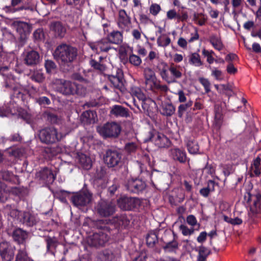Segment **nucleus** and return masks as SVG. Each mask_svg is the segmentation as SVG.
<instances>
[{
	"label": "nucleus",
	"instance_id": "3",
	"mask_svg": "<svg viewBox=\"0 0 261 261\" xmlns=\"http://www.w3.org/2000/svg\"><path fill=\"white\" fill-rule=\"evenodd\" d=\"M160 74L162 79L168 83H173L176 82L177 79L181 77L182 69L178 65L172 64L168 67L166 64H164L163 68L160 69Z\"/></svg>",
	"mask_w": 261,
	"mask_h": 261
},
{
	"label": "nucleus",
	"instance_id": "12",
	"mask_svg": "<svg viewBox=\"0 0 261 261\" xmlns=\"http://www.w3.org/2000/svg\"><path fill=\"white\" fill-rule=\"evenodd\" d=\"M124 186L129 192L137 194L142 193L146 188V182L139 178L128 179Z\"/></svg>",
	"mask_w": 261,
	"mask_h": 261
},
{
	"label": "nucleus",
	"instance_id": "13",
	"mask_svg": "<svg viewBox=\"0 0 261 261\" xmlns=\"http://www.w3.org/2000/svg\"><path fill=\"white\" fill-rule=\"evenodd\" d=\"M15 248L6 241L0 242V255L2 261H12Z\"/></svg>",
	"mask_w": 261,
	"mask_h": 261
},
{
	"label": "nucleus",
	"instance_id": "6",
	"mask_svg": "<svg viewBox=\"0 0 261 261\" xmlns=\"http://www.w3.org/2000/svg\"><path fill=\"white\" fill-rule=\"evenodd\" d=\"M98 133L102 137H116L121 132L120 126L116 122H108L103 126L97 128Z\"/></svg>",
	"mask_w": 261,
	"mask_h": 261
},
{
	"label": "nucleus",
	"instance_id": "53",
	"mask_svg": "<svg viewBox=\"0 0 261 261\" xmlns=\"http://www.w3.org/2000/svg\"><path fill=\"white\" fill-rule=\"evenodd\" d=\"M149 11L150 14L156 16L161 11V7L159 4L153 3L149 6Z\"/></svg>",
	"mask_w": 261,
	"mask_h": 261
},
{
	"label": "nucleus",
	"instance_id": "32",
	"mask_svg": "<svg viewBox=\"0 0 261 261\" xmlns=\"http://www.w3.org/2000/svg\"><path fill=\"white\" fill-rule=\"evenodd\" d=\"M96 114L93 111H86L83 113L81 119L85 123H94L96 121Z\"/></svg>",
	"mask_w": 261,
	"mask_h": 261
},
{
	"label": "nucleus",
	"instance_id": "7",
	"mask_svg": "<svg viewBox=\"0 0 261 261\" xmlns=\"http://www.w3.org/2000/svg\"><path fill=\"white\" fill-rule=\"evenodd\" d=\"M138 198L123 196L117 200L118 207L123 211H132L137 209L141 205Z\"/></svg>",
	"mask_w": 261,
	"mask_h": 261
},
{
	"label": "nucleus",
	"instance_id": "33",
	"mask_svg": "<svg viewBox=\"0 0 261 261\" xmlns=\"http://www.w3.org/2000/svg\"><path fill=\"white\" fill-rule=\"evenodd\" d=\"M98 258L101 261H113L115 258V254L113 250L106 249L99 253Z\"/></svg>",
	"mask_w": 261,
	"mask_h": 261
},
{
	"label": "nucleus",
	"instance_id": "30",
	"mask_svg": "<svg viewBox=\"0 0 261 261\" xmlns=\"http://www.w3.org/2000/svg\"><path fill=\"white\" fill-rule=\"evenodd\" d=\"M113 224L115 225V228L117 226H122L126 227L129 224V220L125 215L116 216L111 220Z\"/></svg>",
	"mask_w": 261,
	"mask_h": 261
},
{
	"label": "nucleus",
	"instance_id": "47",
	"mask_svg": "<svg viewBox=\"0 0 261 261\" xmlns=\"http://www.w3.org/2000/svg\"><path fill=\"white\" fill-rule=\"evenodd\" d=\"M143 75L145 81L157 79L154 71L149 67L144 68Z\"/></svg>",
	"mask_w": 261,
	"mask_h": 261
},
{
	"label": "nucleus",
	"instance_id": "34",
	"mask_svg": "<svg viewBox=\"0 0 261 261\" xmlns=\"http://www.w3.org/2000/svg\"><path fill=\"white\" fill-rule=\"evenodd\" d=\"M122 34L118 31H114L107 35V39L110 43L118 44L122 41Z\"/></svg>",
	"mask_w": 261,
	"mask_h": 261
},
{
	"label": "nucleus",
	"instance_id": "21",
	"mask_svg": "<svg viewBox=\"0 0 261 261\" xmlns=\"http://www.w3.org/2000/svg\"><path fill=\"white\" fill-rule=\"evenodd\" d=\"M150 140L159 147H165L169 143V140L164 135L154 132L151 135Z\"/></svg>",
	"mask_w": 261,
	"mask_h": 261
},
{
	"label": "nucleus",
	"instance_id": "31",
	"mask_svg": "<svg viewBox=\"0 0 261 261\" xmlns=\"http://www.w3.org/2000/svg\"><path fill=\"white\" fill-rule=\"evenodd\" d=\"M50 30L55 33L56 35L60 37H63L66 33L65 27L59 21L52 22L50 24Z\"/></svg>",
	"mask_w": 261,
	"mask_h": 261
},
{
	"label": "nucleus",
	"instance_id": "16",
	"mask_svg": "<svg viewBox=\"0 0 261 261\" xmlns=\"http://www.w3.org/2000/svg\"><path fill=\"white\" fill-rule=\"evenodd\" d=\"M36 176L43 182L49 184L54 182L56 178V174H54L51 169L44 167L37 172Z\"/></svg>",
	"mask_w": 261,
	"mask_h": 261
},
{
	"label": "nucleus",
	"instance_id": "2",
	"mask_svg": "<svg viewBox=\"0 0 261 261\" xmlns=\"http://www.w3.org/2000/svg\"><path fill=\"white\" fill-rule=\"evenodd\" d=\"M63 129L62 127V132L59 133L57 129L54 127H46L40 130L39 137L42 142L46 144L54 143L60 141L70 131L63 132Z\"/></svg>",
	"mask_w": 261,
	"mask_h": 261
},
{
	"label": "nucleus",
	"instance_id": "18",
	"mask_svg": "<svg viewBox=\"0 0 261 261\" xmlns=\"http://www.w3.org/2000/svg\"><path fill=\"white\" fill-rule=\"evenodd\" d=\"M93 227L97 229L101 230L104 232H111L115 229V226L110 219H99L94 221L92 223Z\"/></svg>",
	"mask_w": 261,
	"mask_h": 261
},
{
	"label": "nucleus",
	"instance_id": "52",
	"mask_svg": "<svg viewBox=\"0 0 261 261\" xmlns=\"http://www.w3.org/2000/svg\"><path fill=\"white\" fill-rule=\"evenodd\" d=\"M209 68L211 70V75L213 76L216 80L220 81L223 80L222 76V72L219 70L218 68L216 67H212L211 66L209 67Z\"/></svg>",
	"mask_w": 261,
	"mask_h": 261
},
{
	"label": "nucleus",
	"instance_id": "54",
	"mask_svg": "<svg viewBox=\"0 0 261 261\" xmlns=\"http://www.w3.org/2000/svg\"><path fill=\"white\" fill-rule=\"evenodd\" d=\"M139 20L141 24L145 25L152 24L153 23L152 20L150 18L149 15L141 13L139 15Z\"/></svg>",
	"mask_w": 261,
	"mask_h": 261
},
{
	"label": "nucleus",
	"instance_id": "44",
	"mask_svg": "<svg viewBox=\"0 0 261 261\" xmlns=\"http://www.w3.org/2000/svg\"><path fill=\"white\" fill-rule=\"evenodd\" d=\"M75 85L73 89L72 94H77L79 96H84L87 92L86 88L82 84H78L77 83H73Z\"/></svg>",
	"mask_w": 261,
	"mask_h": 261
},
{
	"label": "nucleus",
	"instance_id": "10",
	"mask_svg": "<svg viewBox=\"0 0 261 261\" xmlns=\"http://www.w3.org/2000/svg\"><path fill=\"white\" fill-rule=\"evenodd\" d=\"M96 213L101 217H108L113 215L116 211L115 204L111 202L100 200L95 207Z\"/></svg>",
	"mask_w": 261,
	"mask_h": 261
},
{
	"label": "nucleus",
	"instance_id": "1",
	"mask_svg": "<svg viewBox=\"0 0 261 261\" xmlns=\"http://www.w3.org/2000/svg\"><path fill=\"white\" fill-rule=\"evenodd\" d=\"M53 55L59 62L67 63L72 62L75 59L77 50L73 47L62 44L56 48Z\"/></svg>",
	"mask_w": 261,
	"mask_h": 261
},
{
	"label": "nucleus",
	"instance_id": "9",
	"mask_svg": "<svg viewBox=\"0 0 261 261\" xmlns=\"http://www.w3.org/2000/svg\"><path fill=\"white\" fill-rule=\"evenodd\" d=\"M9 113L12 114H17L18 117L25 120L28 123L31 122V116L27 110L23 109L21 108H17L16 109L14 107L11 108L10 106H9L5 109L4 108H3V109L0 108V117L7 116V113Z\"/></svg>",
	"mask_w": 261,
	"mask_h": 261
},
{
	"label": "nucleus",
	"instance_id": "45",
	"mask_svg": "<svg viewBox=\"0 0 261 261\" xmlns=\"http://www.w3.org/2000/svg\"><path fill=\"white\" fill-rule=\"evenodd\" d=\"M75 158L76 161L79 162V163H91L92 162L89 156L81 152H77Z\"/></svg>",
	"mask_w": 261,
	"mask_h": 261
},
{
	"label": "nucleus",
	"instance_id": "23",
	"mask_svg": "<svg viewBox=\"0 0 261 261\" xmlns=\"http://www.w3.org/2000/svg\"><path fill=\"white\" fill-rule=\"evenodd\" d=\"M39 54L35 50L25 51L23 53V59L26 64L33 65L37 64L39 61Z\"/></svg>",
	"mask_w": 261,
	"mask_h": 261
},
{
	"label": "nucleus",
	"instance_id": "55",
	"mask_svg": "<svg viewBox=\"0 0 261 261\" xmlns=\"http://www.w3.org/2000/svg\"><path fill=\"white\" fill-rule=\"evenodd\" d=\"M129 62L135 66H139L142 63V60L139 56L132 54L129 57Z\"/></svg>",
	"mask_w": 261,
	"mask_h": 261
},
{
	"label": "nucleus",
	"instance_id": "29",
	"mask_svg": "<svg viewBox=\"0 0 261 261\" xmlns=\"http://www.w3.org/2000/svg\"><path fill=\"white\" fill-rule=\"evenodd\" d=\"M118 23L120 28L124 29L130 23V18L123 9L119 11Z\"/></svg>",
	"mask_w": 261,
	"mask_h": 261
},
{
	"label": "nucleus",
	"instance_id": "61",
	"mask_svg": "<svg viewBox=\"0 0 261 261\" xmlns=\"http://www.w3.org/2000/svg\"><path fill=\"white\" fill-rule=\"evenodd\" d=\"M223 168V172L225 176H228L234 171V168L232 164H225Z\"/></svg>",
	"mask_w": 261,
	"mask_h": 261
},
{
	"label": "nucleus",
	"instance_id": "42",
	"mask_svg": "<svg viewBox=\"0 0 261 261\" xmlns=\"http://www.w3.org/2000/svg\"><path fill=\"white\" fill-rule=\"evenodd\" d=\"M175 109L171 103H165L163 105L162 114L165 116H171L174 114Z\"/></svg>",
	"mask_w": 261,
	"mask_h": 261
},
{
	"label": "nucleus",
	"instance_id": "43",
	"mask_svg": "<svg viewBox=\"0 0 261 261\" xmlns=\"http://www.w3.org/2000/svg\"><path fill=\"white\" fill-rule=\"evenodd\" d=\"M156 43L159 46L166 47L171 43V39L166 35H163L157 38Z\"/></svg>",
	"mask_w": 261,
	"mask_h": 261
},
{
	"label": "nucleus",
	"instance_id": "11",
	"mask_svg": "<svg viewBox=\"0 0 261 261\" xmlns=\"http://www.w3.org/2000/svg\"><path fill=\"white\" fill-rule=\"evenodd\" d=\"M109 240V237L106 232H95L89 237L87 242L91 247L99 248L104 247Z\"/></svg>",
	"mask_w": 261,
	"mask_h": 261
},
{
	"label": "nucleus",
	"instance_id": "59",
	"mask_svg": "<svg viewBox=\"0 0 261 261\" xmlns=\"http://www.w3.org/2000/svg\"><path fill=\"white\" fill-rule=\"evenodd\" d=\"M106 174L105 168L100 166L99 168L96 167V172L94 173V177L98 179H102Z\"/></svg>",
	"mask_w": 261,
	"mask_h": 261
},
{
	"label": "nucleus",
	"instance_id": "26",
	"mask_svg": "<svg viewBox=\"0 0 261 261\" xmlns=\"http://www.w3.org/2000/svg\"><path fill=\"white\" fill-rule=\"evenodd\" d=\"M45 242L46 244L47 251L55 255L56 249L59 244L58 239L55 237H44Z\"/></svg>",
	"mask_w": 261,
	"mask_h": 261
},
{
	"label": "nucleus",
	"instance_id": "38",
	"mask_svg": "<svg viewBox=\"0 0 261 261\" xmlns=\"http://www.w3.org/2000/svg\"><path fill=\"white\" fill-rule=\"evenodd\" d=\"M104 59H105L102 57H100L98 61H95V60H91L90 61V64L95 69L100 72H103L106 69V66L102 61Z\"/></svg>",
	"mask_w": 261,
	"mask_h": 261
},
{
	"label": "nucleus",
	"instance_id": "48",
	"mask_svg": "<svg viewBox=\"0 0 261 261\" xmlns=\"http://www.w3.org/2000/svg\"><path fill=\"white\" fill-rule=\"evenodd\" d=\"M193 105V102L191 100L188 101L186 103L182 104L179 106L178 108V115L179 117H182L184 113L187 109L191 107Z\"/></svg>",
	"mask_w": 261,
	"mask_h": 261
},
{
	"label": "nucleus",
	"instance_id": "50",
	"mask_svg": "<svg viewBox=\"0 0 261 261\" xmlns=\"http://www.w3.org/2000/svg\"><path fill=\"white\" fill-rule=\"evenodd\" d=\"M31 79L36 82L41 83L44 79V76L42 71L36 70L32 75Z\"/></svg>",
	"mask_w": 261,
	"mask_h": 261
},
{
	"label": "nucleus",
	"instance_id": "46",
	"mask_svg": "<svg viewBox=\"0 0 261 261\" xmlns=\"http://www.w3.org/2000/svg\"><path fill=\"white\" fill-rule=\"evenodd\" d=\"M249 173L251 177L257 176L260 174V164H250Z\"/></svg>",
	"mask_w": 261,
	"mask_h": 261
},
{
	"label": "nucleus",
	"instance_id": "35",
	"mask_svg": "<svg viewBox=\"0 0 261 261\" xmlns=\"http://www.w3.org/2000/svg\"><path fill=\"white\" fill-rule=\"evenodd\" d=\"M209 41L213 47L216 50L220 51L224 47L221 37L218 35H212L209 38Z\"/></svg>",
	"mask_w": 261,
	"mask_h": 261
},
{
	"label": "nucleus",
	"instance_id": "57",
	"mask_svg": "<svg viewBox=\"0 0 261 261\" xmlns=\"http://www.w3.org/2000/svg\"><path fill=\"white\" fill-rule=\"evenodd\" d=\"M179 228L181 231L182 234L184 236H190L193 234L195 231L194 228H189L187 226L183 224H181Z\"/></svg>",
	"mask_w": 261,
	"mask_h": 261
},
{
	"label": "nucleus",
	"instance_id": "28",
	"mask_svg": "<svg viewBox=\"0 0 261 261\" xmlns=\"http://www.w3.org/2000/svg\"><path fill=\"white\" fill-rule=\"evenodd\" d=\"M109 78L112 87H113L115 89L120 91L122 92L124 91V87L122 79L120 75H110Z\"/></svg>",
	"mask_w": 261,
	"mask_h": 261
},
{
	"label": "nucleus",
	"instance_id": "56",
	"mask_svg": "<svg viewBox=\"0 0 261 261\" xmlns=\"http://www.w3.org/2000/svg\"><path fill=\"white\" fill-rule=\"evenodd\" d=\"M211 253V251L210 249L203 246H201L199 248L198 255L197 257H200L201 256H202L207 258V256L210 255Z\"/></svg>",
	"mask_w": 261,
	"mask_h": 261
},
{
	"label": "nucleus",
	"instance_id": "15",
	"mask_svg": "<svg viewBox=\"0 0 261 261\" xmlns=\"http://www.w3.org/2000/svg\"><path fill=\"white\" fill-rule=\"evenodd\" d=\"M13 239V240L18 245H23L26 247V241L28 238L29 232L19 227L15 228L10 233H8Z\"/></svg>",
	"mask_w": 261,
	"mask_h": 261
},
{
	"label": "nucleus",
	"instance_id": "58",
	"mask_svg": "<svg viewBox=\"0 0 261 261\" xmlns=\"http://www.w3.org/2000/svg\"><path fill=\"white\" fill-rule=\"evenodd\" d=\"M5 153L9 154L10 156H13L14 157H19L20 154L21 153L19 149L15 147H11L8 148L5 151Z\"/></svg>",
	"mask_w": 261,
	"mask_h": 261
},
{
	"label": "nucleus",
	"instance_id": "40",
	"mask_svg": "<svg viewBox=\"0 0 261 261\" xmlns=\"http://www.w3.org/2000/svg\"><path fill=\"white\" fill-rule=\"evenodd\" d=\"M189 63L196 67H199L203 65L200 55L196 53H192L189 56Z\"/></svg>",
	"mask_w": 261,
	"mask_h": 261
},
{
	"label": "nucleus",
	"instance_id": "41",
	"mask_svg": "<svg viewBox=\"0 0 261 261\" xmlns=\"http://www.w3.org/2000/svg\"><path fill=\"white\" fill-rule=\"evenodd\" d=\"M187 146L189 152L191 154L197 153L199 151V145L197 142L194 140H188Z\"/></svg>",
	"mask_w": 261,
	"mask_h": 261
},
{
	"label": "nucleus",
	"instance_id": "60",
	"mask_svg": "<svg viewBox=\"0 0 261 261\" xmlns=\"http://www.w3.org/2000/svg\"><path fill=\"white\" fill-rule=\"evenodd\" d=\"M56 64L51 60H46L45 63V67L48 73L51 72L56 68Z\"/></svg>",
	"mask_w": 261,
	"mask_h": 261
},
{
	"label": "nucleus",
	"instance_id": "27",
	"mask_svg": "<svg viewBox=\"0 0 261 261\" xmlns=\"http://www.w3.org/2000/svg\"><path fill=\"white\" fill-rule=\"evenodd\" d=\"M120 155L116 151L108 150L103 157L104 163H119Z\"/></svg>",
	"mask_w": 261,
	"mask_h": 261
},
{
	"label": "nucleus",
	"instance_id": "51",
	"mask_svg": "<svg viewBox=\"0 0 261 261\" xmlns=\"http://www.w3.org/2000/svg\"><path fill=\"white\" fill-rule=\"evenodd\" d=\"M206 16L202 13L195 14L194 15V20L199 25H204L206 20Z\"/></svg>",
	"mask_w": 261,
	"mask_h": 261
},
{
	"label": "nucleus",
	"instance_id": "14",
	"mask_svg": "<svg viewBox=\"0 0 261 261\" xmlns=\"http://www.w3.org/2000/svg\"><path fill=\"white\" fill-rule=\"evenodd\" d=\"M130 93L133 97H137L139 101H141L142 107L145 111H149L148 105L155 104L151 99L146 97L141 88L138 87H132L130 90Z\"/></svg>",
	"mask_w": 261,
	"mask_h": 261
},
{
	"label": "nucleus",
	"instance_id": "8",
	"mask_svg": "<svg viewBox=\"0 0 261 261\" xmlns=\"http://www.w3.org/2000/svg\"><path fill=\"white\" fill-rule=\"evenodd\" d=\"M92 194L87 190L75 193L70 197L72 204L76 206H84L88 204L92 200Z\"/></svg>",
	"mask_w": 261,
	"mask_h": 261
},
{
	"label": "nucleus",
	"instance_id": "4",
	"mask_svg": "<svg viewBox=\"0 0 261 261\" xmlns=\"http://www.w3.org/2000/svg\"><path fill=\"white\" fill-rule=\"evenodd\" d=\"M10 216L29 227L36 225L39 221V218L30 212L18 211L16 209L10 211Z\"/></svg>",
	"mask_w": 261,
	"mask_h": 261
},
{
	"label": "nucleus",
	"instance_id": "63",
	"mask_svg": "<svg viewBox=\"0 0 261 261\" xmlns=\"http://www.w3.org/2000/svg\"><path fill=\"white\" fill-rule=\"evenodd\" d=\"M125 150L128 152H134L138 148V146L135 143H128L125 145Z\"/></svg>",
	"mask_w": 261,
	"mask_h": 261
},
{
	"label": "nucleus",
	"instance_id": "19",
	"mask_svg": "<svg viewBox=\"0 0 261 261\" xmlns=\"http://www.w3.org/2000/svg\"><path fill=\"white\" fill-rule=\"evenodd\" d=\"M90 48L97 53L101 51H108L112 48L110 42L108 39H102L100 41L89 43Z\"/></svg>",
	"mask_w": 261,
	"mask_h": 261
},
{
	"label": "nucleus",
	"instance_id": "25",
	"mask_svg": "<svg viewBox=\"0 0 261 261\" xmlns=\"http://www.w3.org/2000/svg\"><path fill=\"white\" fill-rule=\"evenodd\" d=\"M171 154L175 161H178L180 163L189 162V160L186 157V153L183 150L174 148L171 150Z\"/></svg>",
	"mask_w": 261,
	"mask_h": 261
},
{
	"label": "nucleus",
	"instance_id": "62",
	"mask_svg": "<svg viewBox=\"0 0 261 261\" xmlns=\"http://www.w3.org/2000/svg\"><path fill=\"white\" fill-rule=\"evenodd\" d=\"M199 82L204 87L206 93L210 91V83L209 81L205 78L201 77L199 79Z\"/></svg>",
	"mask_w": 261,
	"mask_h": 261
},
{
	"label": "nucleus",
	"instance_id": "22",
	"mask_svg": "<svg viewBox=\"0 0 261 261\" xmlns=\"http://www.w3.org/2000/svg\"><path fill=\"white\" fill-rule=\"evenodd\" d=\"M75 85L73 83L68 81L60 80L58 83L57 90L64 95L73 94V89Z\"/></svg>",
	"mask_w": 261,
	"mask_h": 261
},
{
	"label": "nucleus",
	"instance_id": "24",
	"mask_svg": "<svg viewBox=\"0 0 261 261\" xmlns=\"http://www.w3.org/2000/svg\"><path fill=\"white\" fill-rule=\"evenodd\" d=\"M110 115L116 117H129V113L127 109L121 105H114L111 107Z\"/></svg>",
	"mask_w": 261,
	"mask_h": 261
},
{
	"label": "nucleus",
	"instance_id": "20",
	"mask_svg": "<svg viewBox=\"0 0 261 261\" xmlns=\"http://www.w3.org/2000/svg\"><path fill=\"white\" fill-rule=\"evenodd\" d=\"M248 202L253 200V205L250 207V211L255 214H258L260 212V201L261 200V194L257 193L255 195H252L250 192H247V195H245V199H246Z\"/></svg>",
	"mask_w": 261,
	"mask_h": 261
},
{
	"label": "nucleus",
	"instance_id": "39",
	"mask_svg": "<svg viewBox=\"0 0 261 261\" xmlns=\"http://www.w3.org/2000/svg\"><path fill=\"white\" fill-rule=\"evenodd\" d=\"M146 244L149 247L153 248L156 243L158 242V238L156 233L154 231H150L146 238Z\"/></svg>",
	"mask_w": 261,
	"mask_h": 261
},
{
	"label": "nucleus",
	"instance_id": "37",
	"mask_svg": "<svg viewBox=\"0 0 261 261\" xmlns=\"http://www.w3.org/2000/svg\"><path fill=\"white\" fill-rule=\"evenodd\" d=\"M15 261H33L29 256L26 247L20 248L17 251Z\"/></svg>",
	"mask_w": 261,
	"mask_h": 261
},
{
	"label": "nucleus",
	"instance_id": "64",
	"mask_svg": "<svg viewBox=\"0 0 261 261\" xmlns=\"http://www.w3.org/2000/svg\"><path fill=\"white\" fill-rule=\"evenodd\" d=\"M36 102L41 106L48 105L50 103V101L48 98L46 96H42L36 99Z\"/></svg>",
	"mask_w": 261,
	"mask_h": 261
},
{
	"label": "nucleus",
	"instance_id": "5",
	"mask_svg": "<svg viewBox=\"0 0 261 261\" xmlns=\"http://www.w3.org/2000/svg\"><path fill=\"white\" fill-rule=\"evenodd\" d=\"M0 74L4 76L5 86L13 89L14 94L18 98L22 97V89L17 83V79L9 72V68L5 66L0 67Z\"/></svg>",
	"mask_w": 261,
	"mask_h": 261
},
{
	"label": "nucleus",
	"instance_id": "17",
	"mask_svg": "<svg viewBox=\"0 0 261 261\" xmlns=\"http://www.w3.org/2000/svg\"><path fill=\"white\" fill-rule=\"evenodd\" d=\"M144 85L146 91H150L153 92L156 91L166 92L168 89L166 85H161L160 81L157 79L145 81Z\"/></svg>",
	"mask_w": 261,
	"mask_h": 261
},
{
	"label": "nucleus",
	"instance_id": "36",
	"mask_svg": "<svg viewBox=\"0 0 261 261\" xmlns=\"http://www.w3.org/2000/svg\"><path fill=\"white\" fill-rule=\"evenodd\" d=\"M0 178L11 183H15L16 181L18 180V177L14 175L12 172L5 170L0 172Z\"/></svg>",
	"mask_w": 261,
	"mask_h": 261
},
{
	"label": "nucleus",
	"instance_id": "49",
	"mask_svg": "<svg viewBox=\"0 0 261 261\" xmlns=\"http://www.w3.org/2000/svg\"><path fill=\"white\" fill-rule=\"evenodd\" d=\"M165 245L163 247L165 250L172 251L178 248V243L174 239L168 242H165Z\"/></svg>",
	"mask_w": 261,
	"mask_h": 261
}]
</instances>
